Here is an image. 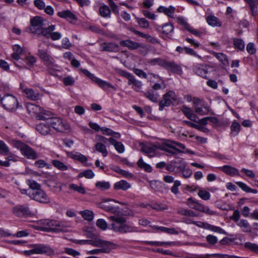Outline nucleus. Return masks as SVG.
Segmentation results:
<instances>
[{"mask_svg":"<svg viewBox=\"0 0 258 258\" xmlns=\"http://www.w3.org/2000/svg\"><path fill=\"white\" fill-rule=\"evenodd\" d=\"M45 21L40 16H35L30 20V31L31 33L39 36H43L46 38H50L53 41L59 40L61 38V34L59 32H54L55 29V25H50L47 27H45Z\"/></svg>","mask_w":258,"mask_h":258,"instance_id":"1","label":"nucleus"},{"mask_svg":"<svg viewBox=\"0 0 258 258\" xmlns=\"http://www.w3.org/2000/svg\"><path fill=\"white\" fill-rule=\"evenodd\" d=\"M109 219L113 222L111 224L112 230L115 232L125 233L136 231L134 227L126 224V218L122 216L114 215L110 216Z\"/></svg>","mask_w":258,"mask_h":258,"instance_id":"2","label":"nucleus"},{"mask_svg":"<svg viewBox=\"0 0 258 258\" xmlns=\"http://www.w3.org/2000/svg\"><path fill=\"white\" fill-rule=\"evenodd\" d=\"M44 114H40L36 116L38 120H46V123L49 124L50 126L58 132H63L69 128V125L58 117H50Z\"/></svg>","mask_w":258,"mask_h":258,"instance_id":"3","label":"nucleus"},{"mask_svg":"<svg viewBox=\"0 0 258 258\" xmlns=\"http://www.w3.org/2000/svg\"><path fill=\"white\" fill-rule=\"evenodd\" d=\"M43 224V226L40 228V230L43 231L55 233L66 232L67 231V226L63 222L45 220Z\"/></svg>","mask_w":258,"mask_h":258,"instance_id":"4","label":"nucleus"},{"mask_svg":"<svg viewBox=\"0 0 258 258\" xmlns=\"http://www.w3.org/2000/svg\"><path fill=\"white\" fill-rule=\"evenodd\" d=\"M0 103L3 107L9 111H13L18 108L17 98L12 95L7 94L0 99Z\"/></svg>","mask_w":258,"mask_h":258,"instance_id":"5","label":"nucleus"},{"mask_svg":"<svg viewBox=\"0 0 258 258\" xmlns=\"http://www.w3.org/2000/svg\"><path fill=\"white\" fill-rule=\"evenodd\" d=\"M178 100L175 93L169 91L163 96V99L159 102V110L162 111L165 107H168L171 104H177Z\"/></svg>","mask_w":258,"mask_h":258,"instance_id":"6","label":"nucleus"},{"mask_svg":"<svg viewBox=\"0 0 258 258\" xmlns=\"http://www.w3.org/2000/svg\"><path fill=\"white\" fill-rule=\"evenodd\" d=\"M28 192L29 195L28 196L32 200L43 204H47L50 202L49 198L41 188L34 192L32 190L28 191Z\"/></svg>","mask_w":258,"mask_h":258,"instance_id":"7","label":"nucleus"},{"mask_svg":"<svg viewBox=\"0 0 258 258\" xmlns=\"http://www.w3.org/2000/svg\"><path fill=\"white\" fill-rule=\"evenodd\" d=\"M14 214L19 217H26L31 215V212L27 205H17L13 208Z\"/></svg>","mask_w":258,"mask_h":258,"instance_id":"8","label":"nucleus"},{"mask_svg":"<svg viewBox=\"0 0 258 258\" xmlns=\"http://www.w3.org/2000/svg\"><path fill=\"white\" fill-rule=\"evenodd\" d=\"M32 251L37 254H45L47 255H53L54 250L49 246L42 244H36L33 246Z\"/></svg>","mask_w":258,"mask_h":258,"instance_id":"9","label":"nucleus"},{"mask_svg":"<svg viewBox=\"0 0 258 258\" xmlns=\"http://www.w3.org/2000/svg\"><path fill=\"white\" fill-rule=\"evenodd\" d=\"M163 68L173 74L180 75L182 74L181 67L174 61L166 60Z\"/></svg>","mask_w":258,"mask_h":258,"instance_id":"10","label":"nucleus"},{"mask_svg":"<svg viewBox=\"0 0 258 258\" xmlns=\"http://www.w3.org/2000/svg\"><path fill=\"white\" fill-rule=\"evenodd\" d=\"M89 244L100 248L106 247V246H107L110 249H114L115 246V244L114 243L99 238H95L94 240H90Z\"/></svg>","mask_w":258,"mask_h":258,"instance_id":"11","label":"nucleus"},{"mask_svg":"<svg viewBox=\"0 0 258 258\" xmlns=\"http://www.w3.org/2000/svg\"><path fill=\"white\" fill-rule=\"evenodd\" d=\"M125 77L128 79V85H133L132 88L137 92L140 91L139 89L142 88L143 84L141 81L137 80L130 73L125 72Z\"/></svg>","mask_w":258,"mask_h":258,"instance_id":"12","label":"nucleus"},{"mask_svg":"<svg viewBox=\"0 0 258 258\" xmlns=\"http://www.w3.org/2000/svg\"><path fill=\"white\" fill-rule=\"evenodd\" d=\"M100 50L101 51H107L118 52L119 51V46L114 42H103L100 44Z\"/></svg>","mask_w":258,"mask_h":258,"instance_id":"13","label":"nucleus"},{"mask_svg":"<svg viewBox=\"0 0 258 258\" xmlns=\"http://www.w3.org/2000/svg\"><path fill=\"white\" fill-rule=\"evenodd\" d=\"M27 110L29 113H32L36 114V117L40 114H44L45 116H49V111L44 110L40 106L34 104L29 103L27 106Z\"/></svg>","mask_w":258,"mask_h":258,"instance_id":"14","label":"nucleus"},{"mask_svg":"<svg viewBox=\"0 0 258 258\" xmlns=\"http://www.w3.org/2000/svg\"><path fill=\"white\" fill-rule=\"evenodd\" d=\"M27 185L29 186L28 189H20V191L22 194H26L29 195L28 191L32 190L33 192L41 188V185L34 180L29 179L26 181Z\"/></svg>","mask_w":258,"mask_h":258,"instance_id":"15","label":"nucleus"},{"mask_svg":"<svg viewBox=\"0 0 258 258\" xmlns=\"http://www.w3.org/2000/svg\"><path fill=\"white\" fill-rule=\"evenodd\" d=\"M119 44L121 46L127 47L130 50L137 49L143 46L142 43H139L130 39L121 40Z\"/></svg>","mask_w":258,"mask_h":258,"instance_id":"16","label":"nucleus"},{"mask_svg":"<svg viewBox=\"0 0 258 258\" xmlns=\"http://www.w3.org/2000/svg\"><path fill=\"white\" fill-rule=\"evenodd\" d=\"M21 153L25 157L30 159H35L38 157L37 153L27 145H26Z\"/></svg>","mask_w":258,"mask_h":258,"instance_id":"17","label":"nucleus"},{"mask_svg":"<svg viewBox=\"0 0 258 258\" xmlns=\"http://www.w3.org/2000/svg\"><path fill=\"white\" fill-rule=\"evenodd\" d=\"M142 93L144 97L152 102L154 103H157L158 102L160 95L155 91L149 89L146 92H142Z\"/></svg>","mask_w":258,"mask_h":258,"instance_id":"18","label":"nucleus"},{"mask_svg":"<svg viewBox=\"0 0 258 258\" xmlns=\"http://www.w3.org/2000/svg\"><path fill=\"white\" fill-rule=\"evenodd\" d=\"M24 95L28 99L36 101L40 98V94L37 90H34L33 89L29 88L25 91Z\"/></svg>","mask_w":258,"mask_h":258,"instance_id":"19","label":"nucleus"},{"mask_svg":"<svg viewBox=\"0 0 258 258\" xmlns=\"http://www.w3.org/2000/svg\"><path fill=\"white\" fill-rule=\"evenodd\" d=\"M156 150V147L151 145H144L141 148V151L147 154L149 157L155 156Z\"/></svg>","mask_w":258,"mask_h":258,"instance_id":"20","label":"nucleus"},{"mask_svg":"<svg viewBox=\"0 0 258 258\" xmlns=\"http://www.w3.org/2000/svg\"><path fill=\"white\" fill-rule=\"evenodd\" d=\"M44 122H42L36 126L37 131L43 135H47L50 132V125L46 123V120Z\"/></svg>","mask_w":258,"mask_h":258,"instance_id":"21","label":"nucleus"},{"mask_svg":"<svg viewBox=\"0 0 258 258\" xmlns=\"http://www.w3.org/2000/svg\"><path fill=\"white\" fill-rule=\"evenodd\" d=\"M193 70L194 72L198 76L203 78H207L208 71L203 65L197 64L194 67Z\"/></svg>","mask_w":258,"mask_h":258,"instance_id":"22","label":"nucleus"},{"mask_svg":"<svg viewBox=\"0 0 258 258\" xmlns=\"http://www.w3.org/2000/svg\"><path fill=\"white\" fill-rule=\"evenodd\" d=\"M131 187V185L130 183L124 180H121L117 181L115 182L113 185V188L115 190H122L124 191L130 188Z\"/></svg>","mask_w":258,"mask_h":258,"instance_id":"23","label":"nucleus"},{"mask_svg":"<svg viewBox=\"0 0 258 258\" xmlns=\"http://www.w3.org/2000/svg\"><path fill=\"white\" fill-rule=\"evenodd\" d=\"M249 6L251 16L255 17L257 13L258 0H244Z\"/></svg>","mask_w":258,"mask_h":258,"instance_id":"24","label":"nucleus"},{"mask_svg":"<svg viewBox=\"0 0 258 258\" xmlns=\"http://www.w3.org/2000/svg\"><path fill=\"white\" fill-rule=\"evenodd\" d=\"M222 171L227 175L231 176H239L238 170L235 167L230 165H224L222 167Z\"/></svg>","mask_w":258,"mask_h":258,"instance_id":"25","label":"nucleus"},{"mask_svg":"<svg viewBox=\"0 0 258 258\" xmlns=\"http://www.w3.org/2000/svg\"><path fill=\"white\" fill-rule=\"evenodd\" d=\"M57 16L61 18L66 19L68 21L75 20L76 17L70 10H64L59 12L57 14Z\"/></svg>","mask_w":258,"mask_h":258,"instance_id":"26","label":"nucleus"},{"mask_svg":"<svg viewBox=\"0 0 258 258\" xmlns=\"http://www.w3.org/2000/svg\"><path fill=\"white\" fill-rule=\"evenodd\" d=\"M48 47H47L46 49L39 48L38 49V55L40 58L42 60L43 63L48 61L52 58L48 53Z\"/></svg>","mask_w":258,"mask_h":258,"instance_id":"27","label":"nucleus"},{"mask_svg":"<svg viewBox=\"0 0 258 258\" xmlns=\"http://www.w3.org/2000/svg\"><path fill=\"white\" fill-rule=\"evenodd\" d=\"M100 208L108 212L114 214L115 215L120 212V208L118 207H114L112 206L107 205L104 203H100Z\"/></svg>","mask_w":258,"mask_h":258,"instance_id":"28","label":"nucleus"},{"mask_svg":"<svg viewBox=\"0 0 258 258\" xmlns=\"http://www.w3.org/2000/svg\"><path fill=\"white\" fill-rule=\"evenodd\" d=\"M233 44L234 48L239 51H243L245 48V43L243 39L236 37L232 38Z\"/></svg>","mask_w":258,"mask_h":258,"instance_id":"29","label":"nucleus"},{"mask_svg":"<svg viewBox=\"0 0 258 258\" xmlns=\"http://www.w3.org/2000/svg\"><path fill=\"white\" fill-rule=\"evenodd\" d=\"M206 21L209 25L213 27H221L222 25L221 22L214 15L208 16L206 18Z\"/></svg>","mask_w":258,"mask_h":258,"instance_id":"30","label":"nucleus"},{"mask_svg":"<svg viewBox=\"0 0 258 258\" xmlns=\"http://www.w3.org/2000/svg\"><path fill=\"white\" fill-rule=\"evenodd\" d=\"M181 110L188 119L195 121L196 115L193 113L192 110L189 107L183 105Z\"/></svg>","mask_w":258,"mask_h":258,"instance_id":"31","label":"nucleus"},{"mask_svg":"<svg viewBox=\"0 0 258 258\" xmlns=\"http://www.w3.org/2000/svg\"><path fill=\"white\" fill-rule=\"evenodd\" d=\"M95 151L101 153L103 157H106L108 154L106 146L102 143L98 142L95 145Z\"/></svg>","mask_w":258,"mask_h":258,"instance_id":"32","label":"nucleus"},{"mask_svg":"<svg viewBox=\"0 0 258 258\" xmlns=\"http://www.w3.org/2000/svg\"><path fill=\"white\" fill-rule=\"evenodd\" d=\"M235 183L244 191L246 192H251L256 194L258 192V191L256 189H252L249 187L245 183L241 181H237Z\"/></svg>","mask_w":258,"mask_h":258,"instance_id":"33","label":"nucleus"},{"mask_svg":"<svg viewBox=\"0 0 258 258\" xmlns=\"http://www.w3.org/2000/svg\"><path fill=\"white\" fill-rule=\"evenodd\" d=\"M44 65L46 67L47 71L50 74H53L56 68H57V64L54 63L53 58L43 63Z\"/></svg>","mask_w":258,"mask_h":258,"instance_id":"34","label":"nucleus"},{"mask_svg":"<svg viewBox=\"0 0 258 258\" xmlns=\"http://www.w3.org/2000/svg\"><path fill=\"white\" fill-rule=\"evenodd\" d=\"M165 59L160 57L148 59L147 61V63L151 66L158 65L162 68L164 67Z\"/></svg>","mask_w":258,"mask_h":258,"instance_id":"35","label":"nucleus"},{"mask_svg":"<svg viewBox=\"0 0 258 258\" xmlns=\"http://www.w3.org/2000/svg\"><path fill=\"white\" fill-rule=\"evenodd\" d=\"M96 83L103 90H107L108 88H111L113 90H116V88L113 86L110 83L103 81L102 80L100 79L99 78L97 80Z\"/></svg>","mask_w":258,"mask_h":258,"instance_id":"36","label":"nucleus"},{"mask_svg":"<svg viewBox=\"0 0 258 258\" xmlns=\"http://www.w3.org/2000/svg\"><path fill=\"white\" fill-rule=\"evenodd\" d=\"M241 126L239 123H238L236 121L234 120L231 126H230V136L232 137L236 136L238 135L239 132L240 131Z\"/></svg>","mask_w":258,"mask_h":258,"instance_id":"37","label":"nucleus"},{"mask_svg":"<svg viewBox=\"0 0 258 258\" xmlns=\"http://www.w3.org/2000/svg\"><path fill=\"white\" fill-rule=\"evenodd\" d=\"M237 225L242 228V230L244 232L250 233L251 231V227L246 220H241L237 223Z\"/></svg>","mask_w":258,"mask_h":258,"instance_id":"38","label":"nucleus"},{"mask_svg":"<svg viewBox=\"0 0 258 258\" xmlns=\"http://www.w3.org/2000/svg\"><path fill=\"white\" fill-rule=\"evenodd\" d=\"M138 166L141 169L144 170L147 172H151L152 171V168L149 165L144 162L142 158L139 159L137 162Z\"/></svg>","mask_w":258,"mask_h":258,"instance_id":"39","label":"nucleus"},{"mask_svg":"<svg viewBox=\"0 0 258 258\" xmlns=\"http://www.w3.org/2000/svg\"><path fill=\"white\" fill-rule=\"evenodd\" d=\"M112 249H110L107 246L106 247H102L98 249H95L87 251L88 254H98L100 253H109Z\"/></svg>","mask_w":258,"mask_h":258,"instance_id":"40","label":"nucleus"},{"mask_svg":"<svg viewBox=\"0 0 258 258\" xmlns=\"http://www.w3.org/2000/svg\"><path fill=\"white\" fill-rule=\"evenodd\" d=\"M95 187L100 190H106L110 188V184L108 181H97L95 183Z\"/></svg>","mask_w":258,"mask_h":258,"instance_id":"41","label":"nucleus"},{"mask_svg":"<svg viewBox=\"0 0 258 258\" xmlns=\"http://www.w3.org/2000/svg\"><path fill=\"white\" fill-rule=\"evenodd\" d=\"M213 55L218 58L224 66H227L229 63L227 56L223 53L214 52Z\"/></svg>","mask_w":258,"mask_h":258,"instance_id":"42","label":"nucleus"},{"mask_svg":"<svg viewBox=\"0 0 258 258\" xmlns=\"http://www.w3.org/2000/svg\"><path fill=\"white\" fill-rule=\"evenodd\" d=\"M70 156L71 158L77 160L82 163H84L87 160V158L85 156L79 152L71 153Z\"/></svg>","mask_w":258,"mask_h":258,"instance_id":"43","label":"nucleus"},{"mask_svg":"<svg viewBox=\"0 0 258 258\" xmlns=\"http://www.w3.org/2000/svg\"><path fill=\"white\" fill-rule=\"evenodd\" d=\"M173 163L174 167L176 168L180 171L183 170L186 167V162L183 158H178Z\"/></svg>","mask_w":258,"mask_h":258,"instance_id":"44","label":"nucleus"},{"mask_svg":"<svg viewBox=\"0 0 258 258\" xmlns=\"http://www.w3.org/2000/svg\"><path fill=\"white\" fill-rule=\"evenodd\" d=\"M100 15L104 18L110 17L111 15V11L109 8L106 5L101 6L99 8Z\"/></svg>","mask_w":258,"mask_h":258,"instance_id":"45","label":"nucleus"},{"mask_svg":"<svg viewBox=\"0 0 258 258\" xmlns=\"http://www.w3.org/2000/svg\"><path fill=\"white\" fill-rule=\"evenodd\" d=\"M52 164L57 169L61 171L67 170L68 167L62 162L57 160H52Z\"/></svg>","mask_w":258,"mask_h":258,"instance_id":"46","label":"nucleus"},{"mask_svg":"<svg viewBox=\"0 0 258 258\" xmlns=\"http://www.w3.org/2000/svg\"><path fill=\"white\" fill-rule=\"evenodd\" d=\"M174 30V27L170 23H166L162 26V33L168 35L172 32Z\"/></svg>","mask_w":258,"mask_h":258,"instance_id":"47","label":"nucleus"},{"mask_svg":"<svg viewBox=\"0 0 258 258\" xmlns=\"http://www.w3.org/2000/svg\"><path fill=\"white\" fill-rule=\"evenodd\" d=\"M69 188L74 191H78L81 194H85V189L83 187L82 185H78L74 183H71L69 185Z\"/></svg>","mask_w":258,"mask_h":258,"instance_id":"48","label":"nucleus"},{"mask_svg":"<svg viewBox=\"0 0 258 258\" xmlns=\"http://www.w3.org/2000/svg\"><path fill=\"white\" fill-rule=\"evenodd\" d=\"M136 19L140 27L144 29H147L149 27V22L145 18H139L138 17H136Z\"/></svg>","mask_w":258,"mask_h":258,"instance_id":"49","label":"nucleus"},{"mask_svg":"<svg viewBox=\"0 0 258 258\" xmlns=\"http://www.w3.org/2000/svg\"><path fill=\"white\" fill-rule=\"evenodd\" d=\"M95 176V174L91 169H87L80 173L78 175L79 177H85L88 179L93 178Z\"/></svg>","mask_w":258,"mask_h":258,"instance_id":"50","label":"nucleus"},{"mask_svg":"<svg viewBox=\"0 0 258 258\" xmlns=\"http://www.w3.org/2000/svg\"><path fill=\"white\" fill-rule=\"evenodd\" d=\"M9 153V148L2 140H0V154L7 155Z\"/></svg>","mask_w":258,"mask_h":258,"instance_id":"51","label":"nucleus"},{"mask_svg":"<svg viewBox=\"0 0 258 258\" xmlns=\"http://www.w3.org/2000/svg\"><path fill=\"white\" fill-rule=\"evenodd\" d=\"M143 243L144 244L148 245L158 246H163L164 244L170 245L171 242H159V241H143Z\"/></svg>","mask_w":258,"mask_h":258,"instance_id":"52","label":"nucleus"},{"mask_svg":"<svg viewBox=\"0 0 258 258\" xmlns=\"http://www.w3.org/2000/svg\"><path fill=\"white\" fill-rule=\"evenodd\" d=\"M81 214L83 218L87 221H92L93 219V213L89 210H86L81 212Z\"/></svg>","mask_w":258,"mask_h":258,"instance_id":"53","label":"nucleus"},{"mask_svg":"<svg viewBox=\"0 0 258 258\" xmlns=\"http://www.w3.org/2000/svg\"><path fill=\"white\" fill-rule=\"evenodd\" d=\"M195 109L196 112L201 115H206L209 111V107L208 106H204L203 107L195 106Z\"/></svg>","mask_w":258,"mask_h":258,"instance_id":"54","label":"nucleus"},{"mask_svg":"<svg viewBox=\"0 0 258 258\" xmlns=\"http://www.w3.org/2000/svg\"><path fill=\"white\" fill-rule=\"evenodd\" d=\"M198 195L202 199L205 201L209 200L211 197L209 192L205 189H200Z\"/></svg>","mask_w":258,"mask_h":258,"instance_id":"55","label":"nucleus"},{"mask_svg":"<svg viewBox=\"0 0 258 258\" xmlns=\"http://www.w3.org/2000/svg\"><path fill=\"white\" fill-rule=\"evenodd\" d=\"M245 247L252 251L258 253V245L250 242L245 243Z\"/></svg>","mask_w":258,"mask_h":258,"instance_id":"56","label":"nucleus"},{"mask_svg":"<svg viewBox=\"0 0 258 258\" xmlns=\"http://www.w3.org/2000/svg\"><path fill=\"white\" fill-rule=\"evenodd\" d=\"M206 241L211 246L215 245L218 242V238L216 236L208 235L206 237Z\"/></svg>","mask_w":258,"mask_h":258,"instance_id":"57","label":"nucleus"},{"mask_svg":"<svg viewBox=\"0 0 258 258\" xmlns=\"http://www.w3.org/2000/svg\"><path fill=\"white\" fill-rule=\"evenodd\" d=\"M62 82L66 86H72L75 83V79L73 77L69 76L64 77Z\"/></svg>","mask_w":258,"mask_h":258,"instance_id":"58","label":"nucleus"},{"mask_svg":"<svg viewBox=\"0 0 258 258\" xmlns=\"http://www.w3.org/2000/svg\"><path fill=\"white\" fill-rule=\"evenodd\" d=\"M96 225L103 230H106L107 227V224L106 222L103 219H98L96 221Z\"/></svg>","mask_w":258,"mask_h":258,"instance_id":"59","label":"nucleus"},{"mask_svg":"<svg viewBox=\"0 0 258 258\" xmlns=\"http://www.w3.org/2000/svg\"><path fill=\"white\" fill-rule=\"evenodd\" d=\"M181 185L180 181L179 180H175L174 181L173 185L171 188V191L174 195H177L179 193L178 187Z\"/></svg>","mask_w":258,"mask_h":258,"instance_id":"60","label":"nucleus"},{"mask_svg":"<svg viewBox=\"0 0 258 258\" xmlns=\"http://www.w3.org/2000/svg\"><path fill=\"white\" fill-rule=\"evenodd\" d=\"M63 252H65L73 256H76L80 254L79 251L69 247H65L64 248Z\"/></svg>","mask_w":258,"mask_h":258,"instance_id":"61","label":"nucleus"},{"mask_svg":"<svg viewBox=\"0 0 258 258\" xmlns=\"http://www.w3.org/2000/svg\"><path fill=\"white\" fill-rule=\"evenodd\" d=\"M188 31H189L191 34L197 36L198 37H201L203 35H204L206 34L205 32L204 31H200L197 29H194L192 27H190L187 30Z\"/></svg>","mask_w":258,"mask_h":258,"instance_id":"62","label":"nucleus"},{"mask_svg":"<svg viewBox=\"0 0 258 258\" xmlns=\"http://www.w3.org/2000/svg\"><path fill=\"white\" fill-rule=\"evenodd\" d=\"M81 71L83 73L84 75H85L86 76H87L89 78L91 79L93 82L96 83L97 81V80H98V78L95 77L93 74L90 73L88 70L86 69H81Z\"/></svg>","mask_w":258,"mask_h":258,"instance_id":"63","label":"nucleus"},{"mask_svg":"<svg viewBox=\"0 0 258 258\" xmlns=\"http://www.w3.org/2000/svg\"><path fill=\"white\" fill-rule=\"evenodd\" d=\"M211 255L213 257L219 258H238V256L234 255H228L221 253H213Z\"/></svg>","mask_w":258,"mask_h":258,"instance_id":"64","label":"nucleus"}]
</instances>
